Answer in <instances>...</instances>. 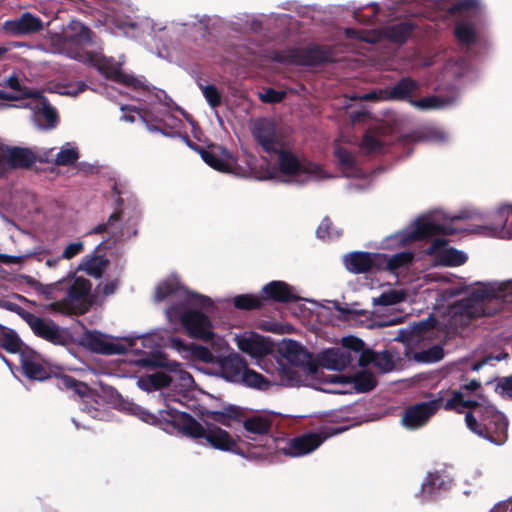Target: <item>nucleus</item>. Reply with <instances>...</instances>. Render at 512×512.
I'll return each instance as SVG.
<instances>
[{
    "instance_id": "27",
    "label": "nucleus",
    "mask_w": 512,
    "mask_h": 512,
    "mask_svg": "<svg viewBox=\"0 0 512 512\" xmlns=\"http://www.w3.org/2000/svg\"><path fill=\"white\" fill-rule=\"evenodd\" d=\"M2 29L10 36H24L37 33L43 29L42 20L30 12H25L21 16L6 20Z\"/></svg>"
},
{
    "instance_id": "62",
    "label": "nucleus",
    "mask_w": 512,
    "mask_h": 512,
    "mask_svg": "<svg viewBox=\"0 0 512 512\" xmlns=\"http://www.w3.org/2000/svg\"><path fill=\"white\" fill-rule=\"evenodd\" d=\"M490 512H512V500L499 503Z\"/></svg>"
},
{
    "instance_id": "31",
    "label": "nucleus",
    "mask_w": 512,
    "mask_h": 512,
    "mask_svg": "<svg viewBox=\"0 0 512 512\" xmlns=\"http://www.w3.org/2000/svg\"><path fill=\"white\" fill-rule=\"evenodd\" d=\"M109 265V260L99 253V246L95 250L84 256L71 274L76 275L77 272H85L87 275L99 279L102 277Z\"/></svg>"
},
{
    "instance_id": "16",
    "label": "nucleus",
    "mask_w": 512,
    "mask_h": 512,
    "mask_svg": "<svg viewBox=\"0 0 512 512\" xmlns=\"http://www.w3.org/2000/svg\"><path fill=\"white\" fill-rule=\"evenodd\" d=\"M279 351L280 356L273 355L271 363H281L285 368L291 371L295 378L294 386L301 382L299 369L304 372H313V367L310 364V355L296 341H284Z\"/></svg>"
},
{
    "instance_id": "11",
    "label": "nucleus",
    "mask_w": 512,
    "mask_h": 512,
    "mask_svg": "<svg viewBox=\"0 0 512 512\" xmlns=\"http://www.w3.org/2000/svg\"><path fill=\"white\" fill-rule=\"evenodd\" d=\"M455 229L444 222L443 214L433 211L413 220L403 230L387 236L381 243L383 249H397L434 235H451Z\"/></svg>"
},
{
    "instance_id": "47",
    "label": "nucleus",
    "mask_w": 512,
    "mask_h": 512,
    "mask_svg": "<svg viewBox=\"0 0 512 512\" xmlns=\"http://www.w3.org/2000/svg\"><path fill=\"white\" fill-rule=\"evenodd\" d=\"M443 356V348L439 345H434L426 350L417 353L416 360L424 363H433L441 360Z\"/></svg>"
},
{
    "instance_id": "59",
    "label": "nucleus",
    "mask_w": 512,
    "mask_h": 512,
    "mask_svg": "<svg viewBox=\"0 0 512 512\" xmlns=\"http://www.w3.org/2000/svg\"><path fill=\"white\" fill-rule=\"evenodd\" d=\"M479 215L475 209H464L458 214L454 215L452 219L463 220V219H474Z\"/></svg>"
},
{
    "instance_id": "38",
    "label": "nucleus",
    "mask_w": 512,
    "mask_h": 512,
    "mask_svg": "<svg viewBox=\"0 0 512 512\" xmlns=\"http://www.w3.org/2000/svg\"><path fill=\"white\" fill-rule=\"evenodd\" d=\"M413 29L414 26L410 22L405 21L385 27L383 29V35L393 42L404 43Z\"/></svg>"
},
{
    "instance_id": "52",
    "label": "nucleus",
    "mask_w": 512,
    "mask_h": 512,
    "mask_svg": "<svg viewBox=\"0 0 512 512\" xmlns=\"http://www.w3.org/2000/svg\"><path fill=\"white\" fill-rule=\"evenodd\" d=\"M202 94L212 108H216L221 103V95L214 85L201 86Z\"/></svg>"
},
{
    "instance_id": "9",
    "label": "nucleus",
    "mask_w": 512,
    "mask_h": 512,
    "mask_svg": "<svg viewBox=\"0 0 512 512\" xmlns=\"http://www.w3.org/2000/svg\"><path fill=\"white\" fill-rule=\"evenodd\" d=\"M505 302H512V279L476 284L467 298L449 308V323L455 328L467 326L474 318L495 314Z\"/></svg>"
},
{
    "instance_id": "7",
    "label": "nucleus",
    "mask_w": 512,
    "mask_h": 512,
    "mask_svg": "<svg viewBox=\"0 0 512 512\" xmlns=\"http://www.w3.org/2000/svg\"><path fill=\"white\" fill-rule=\"evenodd\" d=\"M479 388L480 382L471 380L459 390L445 391L444 409L463 413L466 408H470L465 415L467 427L479 437L495 445H502L507 440L508 421L503 413L486 403L484 399H474L470 396V392H476Z\"/></svg>"
},
{
    "instance_id": "53",
    "label": "nucleus",
    "mask_w": 512,
    "mask_h": 512,
    "mask_svg": "<svg viewBox=\"0 0 512 512\" xmlns=\"http://www.w3.org/2000/svg\"><path fill=\"white\" fill-rule=\"evenodd\" d=\"M286 92L277 91L272 88H267L263 92L259 93V98L265 103H278L284 99Z\"/></svg>"
},
{
    "instance_id": "15",
    "label": "nucleus",
    "mask_w": 512,
    "mask_h": 512,
    "mask_svg": "<svg viewBox=\"0 0 512 512\" xmlns=\"http://www.w3.org/2000/svg\"><path fill=\"white\" fill-rule=\"evenodd\" d=\"M20 100L21 103L18 107L31 111V119L39 129L50 130L57 126V111L41 93L28 89V93L23 95Z\"/></svg>"
},
{
    "instance_id": "24",
    "label": "nucleus",
    "mask_w": 512,
    "mask_h": 512,
    "mask_svg": "<svg viewBox=\"0 0 512 512\" xmlns=\"http://www.w3.org/2000/svg\"><path fill=\"white\" fill-rule=\"evenodd\" d=\"M35 161L32 151L27 148L7 147L0 144V176L5 175L12 168H26Z\"/></svg>"
},
{
    "instance_id": "17",
    "label": "nucleus",
    "mask_w": 512,
    "mask_h": 512,
    "mask_svg": "<svg viewBox=\"0 0 512 512\" xmlns=\"http://www.w3.org/2000/svg\"><path fill=\"white\" fill-rule=\"evenodd\" d=\"M334 156L343 176L356 179V181L348 184V190L361 192L370 187V178L366 176L360 168L357 156L350 149L336 144L334 147Z\"/></svg>"
},
{
    "instance_id": "29",
    "label": "nucleus",
    "mask_w": 512,
    "mask_h": 512,
    "mask_svg": "<svg viewBox=\"0 0 512 512\" xmlns=\"http://www.w3.org/2000/svg\"><path fill=\"white\" fill-rule=\"evenodd\" d=\"M382 253H369L354 251L344 256L343 262L346 269L352 273L368 272L373 266L379 265Z\"/></svg>"
},
{
    "instance_id": "30",
    "label": "nucleus",
    "mask_w": 512,
    "mask_h": 512,
    "mask_svg": "<svg viewBox=\"0 0 512 512\" xmlns=\"http://www.w3.org/2000/svg\"><path fill=\"white\" fill-rule=\"evenodd\" d=\"M23 374L31 379L42 381L48 377V372L42 364L41 356L31 348L24 349L18 358Z\"/></svg>"
},
{
    "instance_id": "50",
    "label": "nucleus",
    "mask_w": 512,
    "mask_h": 512,
    "mask_svg": "<svg viewBox=\"0 0 512 512\" xmlns=\"http://www.w3.org/2000/svg\"><path fill=\"white\" fill-rule=\"evenodd\" d=\"M316 235L322 240H331L337 238L340 233L332 228L329 218H324L316 230Z\"/></svg>"
},
{
    "instance_id": "36",
    "label": "nucleus",
    "mask_w": 512,
    "mask_h": 512,
    "mask_svg": "<svg viewBox=\"0 0 512 512\" xmlns=\"http://www.w3.org/2000/svg\"><path fill=\"white\" fill-rule=\"evenodd\" d=\"M450 480L438 472H429L421 485L422 495L425 499H431L438 491L446 490Z\"/></svg>"
},
{
    "instance_id": "63",
    "label": "nucleus",
    "mask_w": 512,
    "mask_h": 512,
    "mask_svg": "<svg viewBox=\"0 0 512 512\" xmlns=\"http://www.w3.org/2000/svg\"><path fill=\"white\" fill-rule=\"evenodd\" d=\"M118 288V281L117 280H113L109 283H106L104 286H103V294L106 295V296H109V295H112L116 289Z\"/></svg>"
},
{
    "instance_id": "23",
    "label": "nucleus",
    "mask_w": 512,
    "mask_h": 512,
    "mask_svg": "<svg viewBox=\"0 0 512 512\" xmlns=\"http://www.w3.org/2000/svg\"><path fill=\"white\" fill-rule=\"evenodd\" d=\"M337 433L339 430L332 433H305L289 440L281 450L286 456H305L316 450L327 438Z\"/></svg>"
},
{
    "instance_id": "46",
    "label": "nucleus",
    "mask_w": 512,
    "mask_h": 512,
    "mask_svg": "<svg viewBox=\"0 0 512 512\" xmlns=\"http://www.w3.org/2000/svg\"><path fill=\"white\" fill-rule=\"evenodd\" d=\"M1 346L9 353H12V354H15L17 356V358L20 357V353L24 350V349H28L29 347H27L26 345H24L21 340L19 339V337L15 334H8L6 335L2 342H1Z\"/></svg>"
},
{
    "instance_id": "4",
    "label": "nucleus",
    "mask_w": 512,
    "mask_h": 512,
    "mask_svg": "<svg viewBox=\"0 0 512 512\" xmlns=\"http://www.w3.org/2000/svg\"><path fill=\"white\" fill-rule=\"evenodd\" d=\"M253 136L269 159L267 179L304 185L310 181H321L333 177L320 164L301 158L284 147L272 121L258 120L254 124Z\"/></svg>"
},
{
    "instance_id": "12",
    "label": "nucleus",
    "mask_w": 512,
    "mask_h": 512,
    "mask_svg": "<svg viewBox=\"0 0 512 512\" xmlns=\"http://www.w3.org/2000/svg\"><path fill=\"white\" fill-rule=\"evenodd\" d=\"M256 364L265 371L269 377H264L260 373L250 369L247 365L238 384L258 390H267L274 385H295V378L292 372L285 368L283 364L271 363V361L266 360L257 361Z\"/></svg>"
},
{
    "instance_id": "64",
    "label": "nucleus",
    "mask_w": 512,
    "mask_h": 512,
    "mask_svg": "<svg viewBox=\"0 0 512 512\" xmlns=\"http://www.w3.org/2000/svg\"><path fill=\"white\" fill-rule=\"evenodd\" d=\"M431 139L436 142H444L447 139V135L442 130H434L432 131Z\"/></svg>"
},
{
    "instance_id": "8",
    "label": "nucleus",
    "mask_w": 512,
    "mask_h": 512,
    "mask_svg": "<svg viewBox=\"0 0 512 512\" xmlns=\"http://www.w3.org/2000/svg\"><path fill=\"white\" fill-rule=\"evenodd\" d=\"M119 85L122 86L119 90L120 93H125L140 102L139 106L122 105L123 112L136 113L150 132L173 136L172 133L165 132L164 128L174 129L181 125V120L172 114L179 108L164 91L156 88L150 89L143 78L135 77L132 74H126Z\"/></svg>"
},
{
    "instance_id": "37",
    "label": "nucleus",
    "mask_w": 512,
    "mask_h": 512,
    "mask_svg": "<svg viewBox=\"0 0 512 512\" xmlns=\"http://www.w3.org/2000/svg\"><path fill=\"white\" fill-rule=\"evenodd\" d=\"M245 429V437L255 440L257 436H263L270 429V421L261 416H253L246 419L243 423Z\"/></svg>"
},
{
    "instance_id": "22",
    "label": "nucleus",
    "mask_w": 512,
    "mask_h": 512,
    "mask_svg": "<svg viewBox=\"0 0 512 512\" xmlns=\"http://www.w3.org/2000/svg\"><path fill=\"white\" fill-rule=\"evenodd\" d=\"M426 254L432 257L434 265L445 267L462 265L468 258L465 252L450 247L449 242L442 237L432 240Z\"/></svg>"
},
{
    "instance_id": "45",
    "label": "nucleus",
    "mask_w": 512,
    "mask_h": 512,
    "mask_svg": "<svg viewBox=\"0 0 512 512\" xmlns=\"http://www.w3.org/2000/svg\"><path fill=\"white\" fill-rule=\"evenodd\" d=\"M204 415L207 419L216 423L222 424L224 426H231V423L236 417L237 413L234 408H227L223 411H206Z\"/></svg>"
},
{
    "instance_id": "1",
    "label": "nucleus",
    "mask_w": 512,
    "mask_h": 512,
    "mask_svg": "<svg viewBox=\"0 0 512 512\" xmlns=\"http://www.w3.org/2000/svg\"><path fill=\"white\" fill-rule=\"evenodd\" d=\"M168 333L167 329L157 328L146 334L131 335L119 341L98 332H87L84 342L92 351L100 354H127L128 361L137 367L139 375L135 377L141 390L151 392L169 387L174 391L173 395H163L164 408L159 409L157 413L149 412L140 406L133 407L132 413L140 420L156 425L169 434H179L200 444L207 443L218 450L243 455L228 432L207 421L204 427L190 414L180 410L185 393L193 389L195 381L180 363L167 361L159 352V348L167 346L183 359L204 363L214 361L215 351L199 344L186 343L178 337L168 336Z\"/></svg>"
},
{
    "instance_id": "10",
    "label": "nucleus",
    "mask_w": 512,
    "mask_h": 512,
    "mask_svg": "<svg viewBox=\"0 0 512 512\" xmlns=\"http://www.w3.org/2000/svg\"><path fill=\"white\" fill-rule=\"evenodd\" d=\"M35 292L47 301L48 309L61 314L84 313L90 305L91 282L83 276L70 272L67 276L50 284L29 282Z\"/></svg>"
},
{
    "instance_id": "57",
    "label": "nucleus",
    "mask_w": 512,
    "mask_h": 512,
    "mask_svg": "<svg viewBox=\"0 0 512 512\" xmlns=\"http://www.w3.org/2000/svg\"><path fill=\"white\" fill-rule=\"evenodd\" d=\"M235 56L246 61V62H253L252 55L256 54L257 51L253 48L242 46L238 47L235 50Z\"/></svg>"
},
{
    "instance_id": "14",
    "label": "nucleus",
    "mask_w": 512,
    "mask_h": 512,
    "mask_svg": "<svg viewBox=\"0 0 512 512\" xmlns=\"http://www.w3.org/2000/svg\"><path fill=\"white\" fill-rule=\"evenodd\" d=\"M269 58L286 65L313 66L323 62L334 61L331 48L327 46H311L305 49L291 48L283 51H273Z\"/></svg>"
},
{
    "instance_id": "18",
    "label": "nucleus",
    "mask_w": 512,
    "mask_h": 512,
    "mask_svg": "<svg viewBox=\"0 0 512 512\" xmlns=\"http://www.w3.org/2000/svg\"><path fill=\"white\" fill-rule=\"evenodd\" d=\"M446 392L439 391L432 399L409 406L401 419L402 425L409 430L425 426L440 408H444Z\"/></svg>"
},
{
    "instance_id": "40",
    "label": "nucleus",
    "mask_w": 512,
    "mask_h": 512,
    "mask_svg": "<svg viewBox=\"0 0 512 512\" xmlns=\"http://www.w3.org/2000/svg\"><path fill=\"white\" fill-rule=\"evenodd\" d=\"M406 296L404 290L389 288L378 297H373L372 303L374 306H392L405 301Z\"/></svg>"
},
{
    "instance_id": "20",
    "label": "nucleus",
    "mask_w": 512,
    "mask_h": 512,
    "mask_svg": "<svg viewBox=\"0 0 512 512\" xmlns=\"http://www.w3.org/2000/svg\"><path fill=\"white\" fill-rule=\"evenodd\" d=\"M56 385L59 389L71 391L81 398L80 410L93 419L106 420L107 413L91 403L92 393L90 388L83 382L77 381L68 375H62L56 378Z\"/></svg>"
},
{
    "instance_id": "19",
    "label": "nucleus",
    "mask_w": 512,
    "mask_h": 512,
    "mask_svg": "<svg viewBox=\"0 0 512 512\" xmlns=\"http://www.w3.org/2000/svg\"><path fill=\"white\" fill-rule=\"evenodd\" d=\"M19 314L36 336L54 345H65L68 342L66 330L58 326L52 320L41 318L24 310Z\"/></svg>"
},
{
    "instance_id": "3",
    "label": "nucleus",
    "mask_w": 512,
    "mask_h": 512,
    "mask_svg": "<svg viewBox=\"0 0 512 512\" xmlns=\"http://www.w3.org/2000/svg\"><path fill=\"white\" fill-rule=\"evenodd\" d=\"M154 299L168 303L165 316L175 331L182 327L191 338L209 342L215 353L228 349L227 341L214 332L209 316L214 307L211 298L188 290L178 277L171 276L156 286Z\"/></svg>"
},
{
    "instance_id": "58",
    "label": "nucleus",
    "mask_w": 512,
    "mask_h": 512,
    "mask_svg": "<svg viewBox=\"0 0 512 512\" xmlns=\"http://www.w3.org/2000/svg\"><path fill=\"white\" fill-rule=\"evenodd\" d=\"M506 357H507L506 354H498L496 356H491V355L490 356H486L481 361H478V362L474 363L471 368H472L473 371H479L484 365L490 363L491 361H493V360L501 361V360H503Z\"/></svg>"
},
{
    "instance_id": "33",
    "label": "nucleus",
    "mask_w": 512,
    "mask_h": 512,
    "mask_svg": "<svg viewBox=\"0 0 512 512\" xmlns=\"http://www.w3.org/2000/svg\"><path fill=\"white\" fill-rule=\"evenodd\" d=\"M262 292L266 298L278 302H289L297 300L294 288L283 281H272L263 286Z\"/></svg>"
},
{
    "instance_id": "61",
    "label": "nucleus",
    "mask_w": 512,
    "mask_h": 512,
    "mask_svg": "<svg viewBox=\"0 0 512 512\" xmlns=\"http://www.w3.org/2000/svg\"><path fill=\"white\" fill-rule=\"evenodd\" d=\"M246 18H247L246 24L250 30L255 31V32L261 30L262 22L259 18L254 17V16H252V17L246 16Z\"/></svg>"
},
{
    "instance_id": "48",
    "label": "nucleus",
    "mask_w": 512,
    "mask_h": 512,
    "mask_svg": "<svg viewBox=\"0 0 512 512\" xmlns=\"http://www.w3.org/2000/svg\"><path fill=\"white\" fill-rule=\"evenodd\" d=\"M85 245L81 240H75L67 243L61 252V258H64L65 261H70L75 257L79 256L84 252Z\"/></svg>"
},
{
    "instance_id": "55",
    "label": "nucleus",
    "mask_w": 512,
    "mask_h": 512,
    "mask_svg": "<svg viewBox=\"0 0 512 512\" xmlns=\"http://www.w3.org/2000/svg\"><path fill=\"white\" fill-rule=\"evenodd\" d=\"M387 88H381V89H375L373 91H370L368 93H365L361 96H359V99L365 100V101H389L388 98H386Z\"/></svg>"
},
{
    "instance_id": "6",
    "label": "nucleus",
    "mask_w": 512,
    "mask_h": 512,
    "mask_svg": "<svg viewBox=\"0 0 512 512\" xmlns=\"http://www.w3.org/2000/svg\"><path fill=\"white\" fill-rule=\"evenodd\" d=\"M49 43L53 53L91 65L104 77L117 84L126 76L121 70L123 56L116 61L104 56L101 50H88L90 46L98 47L97 39L90 28L80 21L72 20L61 32L50 33Z\"/></svg>"
},
{
    "instance_id": "26",
    "label": "nucleus",
    "mask_w": 512,
    "mask_h": 512,
    "mask_svg": "<svg viewBox=\"0 0 512 512\" xmlns=\"http://www.w3.org/2000/svg\"><path fill=\"white\" fill-rule=\"evenodd\" d=\"M247 362L237 353L218 359L213 375L231 383H238L245 371Z\"/></svg>"
},
{
    "instance_id": "54",
    "label": "nucleus",
    "mask_w": 512,
    "mask_h": 512,
    "mask_svg": "<svg viewBox=\"0 0 512 512\" xmlns=\"http://www.w3.org/2000/svg\"><path fill=\"white\" fill-rule=\"evenodd\" d=\"M495 391L503 397L512 398V375L500 378L495 386Z\"/></svg>"
},
{
    "instance_id": "39",
    "label": "nucleus",
    "mask_w": 512,
    "mask_h": 512,
    "mask_svg": "<svg viewBox=\"0 0 512 512\" xmlns=\"http://www.w3.org/2000/svg\"><path fill=\"white\" fill-rule=\"evenodd\" d=\"M79 159L78 147L73 142H66L57 152L54 162L58 166H68L74 164Z\"/></svg>"
},
{
    "instance_id": "49",
    "label": "nucleus",
    "mask_w": 512,
    "mask_h": 512,
    "mask_svg": "<svg viewBox=\"0 0 512 512\" xmlns=\"http://www.w3.org/2000/svg\"><path fill=\"white\" fill-rule=\"evenodd\" d=\"M345 34L349 39H358L366 43H375L380 39V33L378 32L346 29Z\"/></svg>"
},
{
    "instance_id": "32",
    "label": "nucleus",
    "mask_w": 512,
    "mask_h": 512,
    "mask_svg": "<svg viewBox=\"0 0 512 512\" xmlns=\"http://www.w3.org/2000/svg\"><path fill=\"white\" fill-rule=\"evenodd\" d=\"M120 217L118 214H112L106 223L98 224L95 228L90 231V234L96 233H107L115 241L124 240L135 236L137 230L134 227H130V225H126L125 227L120 226Z\"/></svg>"
},
{
    "instance_id": "35",
    "label": "nucleus",
    "mask_w": 512,
    "mask_h": 512,
    "mask_svg": "<svg viewBox=\"0 0 512 512\" xmlns=\"http://www.w3.org/2000/svg\"><path fill=\"white\" fill-rule=\"evenodd\" d=\"M27 93L28 88L15 73L4 80V85L0 84V99L20 100Z\"/></svg>"
},
{
    "instance_id": "41",
    "label": "nucleus",
    "mask_w": 512,
    "mask_h": 512,
    "mask_svg": "<svg viewBox=\"0 0 512 512\" xmlns=\"http://www.w3.org/2000/svg\"><path fill=\"white\" fill-rule=\"evenodd\" d=\"M369 361L381 372H390L395 367L394 355L387 351L373 352L368 355Z\"/></svg>"
},
{
    "instance_id": "56",
    "label": "nucleus",
    "mask_w": 512,
    "mask_h": 512,
    "mask_svg": "<svg viewBox=\"0 0 512 512\" xmlns=\"http://www.w3.org/2000/svg\"><path fill=\"white\" fill-rule=\"evenodd\" d=\"M64 261V258H61V254L57 256L46 255L44 257V265L49 269H62Z\"/></svg>"
},
{
    "instance_id": "60",
    "label": "nucleus",
    "mask_w": 512,
    "mask_h": 512,
    "mask_svg": "<svg viewBox=\"0 0 512 512\" xmlns=\"http://www.w3.org/2000/svg\"><path fill=\"white\" fill-rule=\"evenodd\" d=\"M24 256H16L9 254H0V262L3 264H19L23 260Z\"/></svg>"
},
{
    "instance_id": "44",
    "label": "nucleus",
    "mask_w": 512,
    "mask_h": 512,
    "mask_svg": "<svg viewBox=\"0 0 512 512\" xmlns=\"http://www.w3.org/2000/svg\"><path fill=\"white\" fill-rule=\"evenodd\" d=\"M353 385L358 392H368L376 386V379L372 373L363 371L354 376Z\"/></svg>"
},
{
    "instance_id": "34",
    "label": "nucleus",
    "mask_w": 512,
    "mask_h": 512,
    "mask_svg": "<svg viewBox=\"0 0 512 512\" xmlns=\"http://www.w3.org/2000/svg\"><path fill=\"white\" fill-rule=\"evenodd\" d=\"M414 256V252L409 250L401 251L391 256L382 254L379 266H383V268L393 274H398L399 271L407 269L412 264Z\"/></svg>"
},
{
    "instance_id": "5",
    "label": "nucleus",
    "mask_w": 512,
    "mask_h": 512,
    "mask_svg": "<svg viewBox=\"0 0 512 512\" xmlns=\"http://www.w3.org/2000/svg\"><path fill=\"white\" fill-rule=\"evenodd\" d=\"M479 76L477 67L464 58L449 60L443 67L437 81V90H447V95H431L418 100L413 96L420 88L418 81L403 77L393 86L386 87L389 101H407L419 110L448 109L455 106L460 99V87L474 82Z\"/></svg>"
},
{
    "instance_id": "42",
    "label": "nucleus",
    "mask_w": 512,
    "mask_h": 512,
    "mask_svg": "<svg viewBox=\"0 0 512 512\" xmlns=\"http://www.w3.org/2000/svg\"><path fill=\"white\" fill-rule=\"evenodd\" d=\"M384 142L380 138L379 134L375 131L367 132L362 139L360 144V150L364 154H377L381 153L384 149Z\"/></svg>"
},
{
    "instance_id": "21",
    "label": "nucleus",
    "mask_w": 512,
    "mask_h": 512,
    "mask_svg": "<svg viewBox=\"0 0 512 512\" xmlns=\"http://www.w3.org/2000/svg\"><path fill=\"white\" fill-rule=\"evenodd\" d=\"M234 339L239 350L255 358L256 362L272 361L273 346L265 337L252 331H245L236 335Z\"/></svg>"
},
{
    "instance_id": "43",
    "label": "nucleus",
    "mask_w": 512,
    "mask_h": 512,
    "mask_svg": "<svg viewBox=\"0 0 512 512\" xmlns=\"http://www.w3.org/2000/svg\"><path fill=\"white\" fill-rule=\"evenodd\" d=\"M233 304L237 309L252 310L262 306V298L252 294H241L233 298Z\"/></svg>"
},
{
    "instance_id": "13",
    "label": "nucleus",
    "mask_w": 512,
    "mask_h": 512,
    "mask_svg": "<svg viewBox=\"0 0 512 512\" xmlns=\"http://www.w3.org/2000/svg\"><path fill=\"white\" fill-rule=\"evenodd\" d=\"M364 342L356 337H345L342 347L327 349L319 357L320 364L329 370L341 371L358 361L364 365Z\"/></svg>"
},
{
    "instance_id": "51",
    "label": "nucleus",
    "mask_w": 512,
    "mask_h": 512,
    "mask_svg": "<svg viewBox=\"0 0 512 512\" xmlns=\"http://www.w3.org/2000/svg\"><path fill=\"white\" fill-rule=\"evenodd\" d=\"M86 84L83 82L70 83L57 86L53 91L60 95L77 96L79 93L86 89Z\"/></svg>"
},
{
    "instance_id": "28",
    "label": "nucleus",
    "mask_w": 512,
    "mask_h": 512,
    "mask_svg": "<svg viewBox=\"0 0 512 512\" xmlns=\"http://www.w3.org/2000/svg\"><path fill=\"white\" fill-rule=\"evenodd\" d=\"M492 224L487 227V235L501 238H512V205H501L492 216Z\"/></svg>"
},
{
    "instance_id": "2",
    "label": "nucleus",
    "mask_w": 512,
    "mask_h": 512,
    "mask_svg": "<svg viewBox=\"0 0 512 512\" xmlns=\"http://www.w3.org/2000/svg\"><path fill=\"white\" fill-rule=\"evenodd\" d=\"M121 6L109 3L105 11V22L132 37L145 34L156 46L157 55L162 58L173 54H186L196 57L213 56L210 46L207 15H194L187 21L163 22L150 17L134 21L122 16Z\"/></svg>"
},
{
    "instance_id": "25",
    "label": "nucleus",
    "mask_w": 512,
    "mask_h": 512,
    "mask_svg": "<svg viewBox=\"0 0 512 512\" xmlns=\"http://www.w3.org/2000/svg\"><path fill=\"white\" fill-rule=\"evenodd\" d=\"M199 153L202 160L211 168L223 173L240 175L237 171L236 160L227 150L211 146L208 149H201Z\"/></svg>"
}]
</instances>
